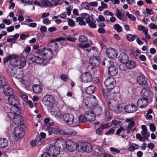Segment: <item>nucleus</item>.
Segmentation results:
<instances>
[{"mask_svg":"<svg viewBox=\"0 0 157 157\" xmlns=\"http://www.w3.org/2000/svg\"><path fill=\"white\" fill-rule=\"evenodd\" d=\"M44 124L42 127L43 129L46 131L49 135L52 133L55 134H64V132L58 128H54V123L50 121L49 118H45L44 120Z\"/></svg>","mask_w":157,"mask_h":157,"instance_id":"f257e3e1","label":"nucleus"},{"mask_svg":"<svg viewBox=\"0 0 157 157\" xmlns=\"http://www.w3.org/2000/svg\"><path fill=\"white\" fill-rule=\"evenodd\" d=\"M56 140L55 145L49 147L48 151V153L53 156H57L59 155L63 143L64 142L63 140L61 138H58Z\"/></svg>","mask_w":157,"mask_h":157,"instance_id":"f03ea898","label":"nucleus"},{"mask_svg":"<svg viewBox=\"0 0 157 157\" xmlns=\"http://www.w3.org/2000/svg\"><path fill=\"white\" fill-rule=\"evenodd\" d=\"M10 73L12 76L19 79L21 78L23 76V72L20 68L13 67L10 69Z\"/></svg>","mask_w":157,"mask_h":157,"instance_id":"7ed1b4c3","label":"nucleus"},{"mask_svg":"<svg viewBox=\"0 0 157 157\" xmlns=\"http://www.w3.org/2000/svg\"><path fill=\"white\" fill-rule=\"evenodd\" d=\"M42 101L48 106L51 107L54 104L55 100L53 97L49 94L46 95L43 98Z\"/></svg>","mask_w":157,"mask_h":157,"instance_id":"20e7f679","label":"nucleus"},{"mask_svg":"<svg viewBox=\"0 0 157 157\" xmlns=\"http://www.w3.org/2000/svg\"><path fill=\"white\" fill-rule=\"evenodd\" d=\"M102 92L105 98L109 99L110 100L114 99L116 96V94L113 89H102Z\"/></svg>","mask_w":157,"mask_h":157,"instance_id":"39448f33","label":"nucleus"},{"mask_svg":"<svg viewBox=\"0 0 157 157\" xmlns=\"http://www.w3.org/2000/svg\"><path fill=\"white\" fill-rule=\"evenodd\" d=\"M108 106L110 110L116 112L119 108L118 102L114 99L110 100L108 102Z\"/></svg>","mask_w":157,"mask_h":157,"instance_id":"423d86ee","label":"nucleus"},{"mask_svg":"<svg viewBox=\"0 0 157 157\" xmlns=\"http://www.w3.org/2000/svg\"><path fill=\"white\" fill-rule=\"evenodd\" d=\"M11 64L14 65L13 67H16L17 68L21 69V67H24L25 66L26 61L25 60L21 61L20 58L17 57L15 59H13L11 62Z\"/></svg>","mask_w":157,"mask_h":157,"instance_id":"0eeeda50","label":"nucleus"},{"mask_svg":"<svg viewBox=\"0 0 157 157\" xmlns=\"http://www.w3.org/2000/svg\"><path fill=\"white\" fill-rule=\"evenodd\" d=\"M13 134L15 138H22L25 136L24 130L20 126H17L14 129Z\"/></svg>","mask_w":157,"mask_h":157,"instance_id":"6e6552de","label":"nucleus"},{"mask_svg":"<svg viewBox=\"0 0 157 157\" xmlns=\"http://www.w3.org/2000/svg\"><path fill=\"white\" fill-rule=\"evenodd\" d=\"M64 142L63 144L66 143L67 149L68 151L72 152L77 149V144L72 140L68 139L66 142L64 141Z\"/></svg>","mask_w":157,"mask_h":157,"instance_id":"1a4fd4ad","label":"nucleus"},{"mask_svg":"<svg viewBox=\"0 0 157 157\" xmlns=\"http://www.w3.org/2000/svg\"><path fill=\"white\" fill-rule=\"evenodd\" d=\"M104 83L107 89L112 90L114 88L116 82L113 77H110L106 79Z\"/></svg>","mask_w":157,"mask_h":157,"instance_id":"9d476101","label":"nucleus"},{"mask_svg":"<svg viewBox=\"0 0 157 157\" xmlns=\"http://www.w3.org/2000/svg\"><path fill=\"white\" fill-rule=\"evenodd\" d=\"M63 121L67 124L69 125L74 124V115L70 113H65L63 115Z\"/></svg>","mask_w":157,"mask_h":157,"instance_id":"9b49d317","label":"nucleus"},{"mask_svg":"<svg viewBox=\"0 0 157 157\" xmlns=\"http://www.w3.org/2000/svg\"><path fill=\"white\" fill-rule=\"evenodd\" d=\"M89 62L91 66H89V67H90L91 70H93L94 71L96 70L94 67H98L100 65L99 60L95 56L91 57L89 60Z\"/></svg>","mask_w":157,"mask_h":157,"instance_id":"f8f14e48","label":"nucleus"},{"mask_svg":"<svg viewBox=\"0 0 157 157\" xmlns=\"http://www.w3.org/2000/svg\"><path fill=\"white\" fill-rule=\"evenodd\" d=\"M106 54L107 56L112 59L116 58L118 55L117 50L113 48H109L107 49L106 51Z\"/></svg>","mask_w":157,"mask_h":157,"instance_id":"ddd939ff","label":"nucleus"},{"mask_svg":"<svg viewBox=\"0 0 157 157\" xmlns=\"http://www.w3.org/2000/svg\"><path fill=\"white\" fill-rule=\"evenodd\" d=\"M80 78L82 81L85 82H90L93 79L92 75L89 72H85L82 73Z\"/></svg>","mask_w":157,"mask_h":157,"instance_id":"4468645a","label":"nucleus"},{"mask_svg":"<svg viewBox=\"0 0 157 157\" xmlns=\"http://www.w3.org/2000/svg\"><path fill=\"white\" fill-rule=\"evenodd\" d=\"M53 53L51 52V49H48L47 48H44V52L42 54V58L44 59H50L53 56Z\"/></svg>","mask_w":157,"mask_h":157,"instance_id":"2eb2a0df","label":"nucleus"},{"mask_svg":"<svg viewBox=\"0 0 157 157\" xmlns=\"http://www.w3.org/2000/svg\"><path fill=\"white\" fill-rule=\"evenodd\" d=\"M13 56H8L7 57L3 59L5 67L9 70L12 67H13L14 65L11 64V62L13 59H15Z\"/></svg>","mask_w":157,"mask_h":157,"instance_id":"dca6fc26","label":"nucleus"},{"mask_svg":"<svg viewBox=\"0 0 157 157\" xmlns=\"http://www.w3.org/2000/svg\"><path fill=\"white\" fill-rule=\"evenodd\" d=\"M148 103V98H142L138 100L137 105L139 108H143L146 107Z\"/></svg>","mask_w":157,"mask_h":157,"instance_id":"f3484780","label":"nucleus"},{"mask_svg":"<svg viewBox=\"0 0 157 157\" xmlns=\"http://www.w3.org/2000/svg\"><path fill=\"white\" fill-rule=\"evenodd\" d=\"M8 101L10 104L13 106L19 105V101L18 97L14 95L9 96Z\"/></svg>","mask_w":157,"mask_h":157,"instance_id":"a211bd4d","label":"nucleus"},{"mask_svg":"<svg viewBox=\"0 0 157 157\" xmlns=\"http://www.w3.org/2000/svg\"><path fill=\"white\" fill-rule=\"evenodd\" d=\"M81 148L82 150L87 153H90L92 150L91 145L86 142L82 143Z\"/></svg>","mask_w":157,"mask_h":157,"instance_id":"6ab92c4d","label":"nucleus"},{"mask_svg":"<svg viewBox=\"0 0 157 157\" xmlns=\"http://www.w3.org/2000/svg\"><path fill=\"white\" fill-rule=\"evenodd\" d=\"M136 106L133 104H129L126 105L124 108L126 112L128 113L135 112L136 111Z\"/></svg>","mask_w":157,"mask_h":157,"instance_id":"aec40b11","label":"nucleus"},{"mask_svg":"<svg viewBox=\"0 0 157 157\" xmlns=\"http://www.w3.org/2000/svg\"><path fill=\"white\" fill-rule=\"evenodd\" d=\"M147 78L143 75H140L137 78L138 83L140 85L142 86L146 85L147 83Z\"/></svg>","mask_w":157,"mask_h":157,"instance_id":"412c9836","label":"nucleus"},{"mask_svg":"<svg viewBox=\"0 0 157 157\" xmlns=\"http://www.w3.org/2000/svg\"><path fill=\"white\" fill-rule=\"evenodd\" d=\"M85 114L86 117L87 118L88 121L92 122L95 119V115L92 111H87L86 113Z\"/></svg>","mask_w":157,"mask_h":157,"instance_id":"4be33fe9","label":"nucleus"},{"mask_svg":"<svg viewBox=\"0 0 157 157\" xmlns=\"http://www.w3.org/2000/svg\"><path fill=\"white\" fill-rule=\"evenodd\" d=\"M118 59L120 62L122 63H125L129 59L128 55L124 53H121Z\"/></svg>","mask_w":157,"mask_h":157,"instance_id":"5701e85b","label":"nucleus"},{"mask_svg":"<svg viewBox=\"0 0 157 157\" xmlns=\"http://www.w3.org/2000/svg\"><path fill=\"white\" fill-rule=\"evenodd\" d=\"M142 130L141 131V134L144 136V139H147L150 136V133L147 132V130L146 126L145 125H143L141 126Z\"/></svg>","mask_w":157,"mask_h":157,"instance_id":"b1692460","label":"nucleus"},{"mask_svg":"<svg viewBox=\"0 0 157 157\" xmlns=\"http://www.w3.org/2000/svg\"><path fill=\"white\" fill-rule=\"evenodd\" d=\"M108 72L109 74L112 76H115L117 74L118 69L113 64L108 68Z\"/></svg>","mask_w":157,"mask_h":157,"instance_id":"393cba45","label":"nucleus"},{"mask_svg":"<svg viewBox=\"0 0 157 157\" xmlns=\"http://www.w3.org/2000/svg\"><path fill=\"white\" fill-rule=\"evenodd\" d=\"M143 98H148L151 97L152 95L151 92L148 89L145 88H143L141 91Z\"/></svg>","mask_w":157,"mask_h":157,"instance_id":"a878e982","label":"nucleus"},{"mask_svg":"<svg viewBox=\"0 0 157 157\" xmlns=\"http://www.w3.org/2000/svg\"><path fill=\"white\" fill-rule=\"evenodd\" d=\"M3 91L5 94L9 96L13 95V90L9 86H4L3 87Z\"/></svg>","mask_w":157,"mask_h":157,"instance_id":"bb28decb","label":"nucleus"},{"mask_svg":"<svg viewBox=\"0 0 157 157\" xmlns=\"http://www.w3.org/2000/svg\"><path fill=\"white\" fill-rule=\"evenodd\" d=\"M22 120V116L19 114L14 116L13 119L14 123L17 125L21 124Z\"/></svg>","mask_w":157,"mask_h":157,"instance_id":"cd10ccee","label":"nucleus"},{"mask_svg":"<svg viewBox=\"0 0 157 157\" xmlns=\"http://www.w3.org/2000/svg\"><path fill=\"white\" fill-rule=\"evenodd\" d=\"M33 91L36 94H40L42 91V89L40 85L35 84L33 86Z\"/></svg>","mask_w":157,"mask_h":157,"instance_id":"c85d7f7f","label":"nucleus"},{"mask_svg":"<svg viewBox=\"0 0 157 157\" xmlns=\"http://www.w3.org/2000/svg\"><path fill=\"white\" fill-rule=\"evenodd\" d=\"M36 56L33 54H30L27 56L26 59L30 64H32L36 63Z\"/></svg>","mask_w":157,"mask_h":157,"instance_id":"c756f323","label":"nucleus"},{"mask_svg":"<svg viewBox=\"0 0 157 157\" xmlns=\"http://www.w3.org/2000/svg\"><path fill=\"white\" fill-rule=\"evenodd\" d=\"M78 46L79 48H83L84 51L86 52H90L91 50V48L90 47V45L88 43H86L85 44L80 43L78 44Z\"/></svg>","mask_w":157,"mask_h":157,"instance_id":"7c9ffc66","label":"nucleus"},{"mask_svg":"<svg viewBox=\"0 0 157 157\" xmlns=\"http://www.w3.org/2000/svg\"><path fill=\"white\" fill-rule=\"evenodd\" d=\"M115 15L119 19L123 21H126V20L127 18V17H125L124 13L122 14L121 11L119 9L117 10L116 13L115 14Z\"/></svg>","mask_w":157,"mask_h":157,"instance_id":"2f4dec72","label":"nucleus"},{"mask_svg":"<svg viewBox=\"0 0 157 157\" xmlns=\"http://www.w3.org/2000/svg\"><path fill=\"white\" fill-rule=\"evenodd\" d=\"M8 145V141L5 138H0V148H4L7 147Z\"/></svg>","mask_w":157,"mask_h":157,"instance_id":"473e14b6","label":"nucleus"},{"mask_svg":"<svg viewBox=\"0 0 157 157\" xmlns=\"http://www.w3.org/2000/svg\"><path fill=\"white\" fill-rule=\"evenodd\" d=\"M95 87L93 85H90L85 88V91L87 94H93L95 90Z\"/></svg>","mask_w":157,"mask_h":157,"instance_id":"72a5a7b5","label":"nucleus"},{"mask_svg":"<svg viewBox=\"0 0 157 157\" xmlns=\"http://www.w3.org/2000/svg\"><path fill=\"white\" fill-rule=\"evenodd\" d=\"M11 111H12L11 112L13 113V116L20 114L21 113V109L19 105L12 107L11 108Z\"/></svg>","mask_w":157,"mask_h":157,"instance_id":"f704fd0d","label":"nucleus"},{"mask_svg":"<svg viewBox=\"0 0 157 157\" xmlns=\"http://www.w3.org/2000/svg\"><path fill=\"white\" fill-rule=\"evenodd\" d=\"M101 64L108 68L113 64L111 60H108L107 59H105L102 61Z\"/></svg>","mask_w":157,"mask_h":157,"instance_id":"c9c22d12","label":"nucleus"},{"mask_svg":"<svg viewBox=\"0 0 157 157\" xmlns=\"http://www.w3.org/2000/svg\"><path fill=\"white\" fill-rule=\"evenodd\" d=\"M126 67L129 69H132L136 67L135 62L133 61L130 60L125 63Z\"/></svg>","mask_w":157,"mask_h":157,"instance_id":"e433bc0d","label":"nucleus"},{"mask_svg":"<svg viewBox=\"0 0 157 157\" xmlns=\"http://www.w3.org/2000/svg\"><path fill=\"white\" fill-rule=\"evenodd\" d=\"M97 101L96 99V97L94 96L92 98H90V101L88 102V105H89L90 107L94 106L97 105Z\"/></svg>","mask_w":157,"mask_h":157,"instance_id":"4c0bfd02","label":"nucleus"},{"mask_svg":"<svg viewBox=\"0 0 157 157\" xmlns=\"http://www.w3.org/2000/svg\"><path fill=\"white\" fill-rule=\"evenodd\" d=\"M95 22V21L93 18H91L90 20H87L86 23L88 24L90 28L94 29L96 27Z\"/></svg>","mask_w":157,"mask_h":157,"instance_id":"58836bf2","label":"nucleus"},{"mask_svg":"<svg viewBox=\"0 0 157 157\" xmlns=\"http://www.w3.org/2000/svg\"><path fill=\"white\" fill-rule=\"evenodd\" d=\"M41 141L39 137H36V139L35 140H32L30 142V144L33 147H34L35 146L40 145L41 144L39 141Z\"/></svg>","mask_w":157,"mask_h":157,"instance_id":"ea45409f","label":"nucleus"},{"mask_svg":"<svg viewBox=\"0 0 157 157\" xmlns=\"http://www.w3.org/2000/svg\"><path fill=\"white\" fill-rule=\"evenodd\" d=\"M81 6L83 8L90 10H92L93 9L92 7L91 6L90 3L86 2L82 3Z\"/></svg>","mask_w":157,"mask_h":157,"instance_id":"a19ab883","label":"nucleus"},{"mask_svg":"<svg viewBox=\"0 0 157 157\" xmlns=\"http://www.w3.org/2000/svg\"><path fill=\"white\" fill-rule=\"evenodd\" d=\"M58 47V44L57 43L55 42H52L49 44L48 48H47L48 49H51V52L55 51Z\"/></svg>","mask_w":157,"mask_h":157,"instance_id":"79ce46f5","label":"nucleus"},{"mask_svg":"<svg viewBox=\"0 0 157 157\" xmlns=\"http://www.w3.org/2000/svg\"><path fill=\"white\" fill-rule=\"evenodd\" d=\"M139 147V146L135 144L132 143L128 149L130 151H133L135 150L138 149Z\"/></svg>","mask_w":157,"mask_h":157,"instance_id":"37998d69","label":"nucleus"},{"mask_svg":"<svg viewBox=\"0 0 157 157\" xmlns=\"http://www.w3.org/2000/svg\"><path fill=\"white\" fill-rule=\"evenodd\" d=\"M135 124V122H132L128 123V126L126 129L127 133H129V131L132 130V128L134 126Z\"/></svg>","mask_w":157,"mask_h":157,"instance_id":"c03bdc74","label":"nucleus"},{"mask_svg":"<svg viewBox=\"0 0 157 157\" xmlns=\"http://www.w3.org/2000/svg\"><path fill=\"white\" fill-rule=\"evenodd\" d=\"M41 4L46 7H50L52 4L51 2L48 0H42L41 1Z\"/></svg>","mask_w":157,"mask_h":157,"instance_id":"a18cd8bd","label":"nucleus"},{"mask_svg":"<svg viewBox=\"0 0 157 157\" xmlns=\"http://www.w3.org/2000/svg\"><path fill=\"white\" fill-rule=\"evenodd\" d=\"M76 20L77 22H79V24L80 25H86V24L85 22L83 19L80 17H78L76 19Z\"/></svg>","mask_w":157,"mask_h":157,"instance_id":"49530a36","label":"nucleus"},{"mask_svg":"<svg viewBox=\"0 0 157 157\" xmlns=\"http://www.w3.org/2000/svg\"><path fill=\"white\" fill-rule=\"evenodd\" d=\"M88 121L87 118L86 117V114L84 115H81L79 117V123H84Z\"/></svg>","mask_w":157,"mask_h":157,"instance_id":"de8ad7c7","label":"nucleus"},{"mask_svg":"<svg viewBox=\"0 0 157 157\" xmlns=\"http://www.w3.org/2000/svg\"><path fill=\"white\" fill-rule=\"evenodd\" d=\"M6 82V78L2 76H0V85L3 86L5 85Z\"/></svg>","mask_w":157,"mask_h":157,"instance_id":"09e8293b","label":"nucleus"},{"mask_svg":"<svg viewBox=\"0 0 157 157\" xmlns=\"http://www.w3.org/2000/svg\"><path fill=\"white\" fill-rule=\"evenodd\" d=\"M113 28L114 29L117 30L118 32H121L122 31V28L119 24H117L113 25Z\"/></svg>","mask_w":157,"mask_h":157,"instance_id":"8fccbe9b","label":"nucleus"},{"mask_svg":"<svg viewBox=\"0 0 157 157\" xmlns=\"http://www.w3.org/2000/svg\"><path fill=\"white\" fill-rule=\"evenodd\" d=\"M111 153L113 155H115L117 154L120 153V151L119 149L113 147H111L109 149Z\"/></svg>","mask_w":157,"mask_h":157,"instance_id":"3c124183","label":"nucleus"},{"mask_svg":"<svg viewBox=\"0 0 157 157\" xmlns=\"http://www.w3.org/2000/svg\"><path fill=\"white\" fill-rule=\"evenodd\" d=\"M54 113L56 117L58 118H60L62 115L61 111L58 108H57V109L55 110L54 112Z\"/></svg>","mask_w":157,"mask_h":157,"instance_id":"603ef678","label":"nucleus"},{"mask_svg":"<svg viewBox=\"0 0 157 157\" xmlns=\"http://www.w3.org/2000/svg\"><path fill=\"white\" fill-rule=\"evenodd\" d=\"M88 40L87 37L84 35L80 36L79 37V41L82 43H85Z\"/></svg>","mask_w":157,"mask_h":157,"instance_id":"864d4df0","label":"nucleus"},{"mask_svg":"<svg viewBox=\"0 0 157 157\" xmlns=\"http://www.w3.org/2000/svg\"><path fill=\"white\" fill-rule=\"evenodd\" d=\"M81 16L83 19H85L86 22L87 20H89L91 18L89 15L86 13H83L81 14Z\"/></svg>","mask_w":157,"mask_h":157,"instance_id":"5fc2aeb1","label":"nucleus"},{"mask_svg":"<svg viewBox=\"0 0 157 157\" xmlns=\"http://www.w3.org/2000/svg\"><path fill=\"white\" fill-rule=\"evenodd\" d=\"M46 136V134L44 132H41L40 135L38 136L37 137H39L41 141H39L41 144L44 142V139L45 138Z\"/></svg>","mask_w":157,"mask_h":157,"instance_id":"6e6d98bb","label":"nucleus"},{"mask_svg":"<svg viewBox=\"0 0 157 157\" xmlns=\"http://www.w3.org/2000/svg\"><path fill=\"white\" fill-rule=\"evenodd\" d=\"M29 79V78L23 79L21 81L22 84L25 86H27L29 84L30 82Z\"/></svg>","mask_w":157,"mask_h":157,"instance_id":"4d7b16f0","label":"nucleus"},{"mask_svg":"<svg viewBox=\"0 0 157 157\" xmlns=\"http://www.w3.org/2000/svg\"><path fill=\"white\" fill-rule=\"evenodd\" d=\"M102 111V108L100 107H96L94 109L95 113L98 115L101 114Z\"/></svg>","mask_w":157,"mask_h":157,"instance_id":"13d9d810","label":"nucleus"},{"mask_svg":"<svg viewBox=\"0 0 157 157\" xmlns=\"http://www.w3.org/2000/svg\"><path fill=\"white\" fill-rule=\"evenodd\" d=\"M36 63L38 64H41L44 62V60L41 57L37 56H36Z\"/></svg>","mask_w":157,"mask_h":157,"instance_id":"bf43d9fd","label":"nucleus"},{"mask_svg":"<svg viewBox=\"0 0 157 157\" xmlns=\"http://www.w3.org/2000/svg\"><path fill=\"white\" fill-rule=\"evenodd\" d=\"M136 36L135 35H132L131 34H128L127 35V38L128 40L129 41H132L135 39Z\"/></svg>","mask_w":157,"mask_h":157,"instance_id":"052dcab7","label":"nucleus"},{"mask_svg":"<svg viewBox=\"0 0 157 157\" xmlns=\"http://www.w3.org/2000/svg\"><path fill=\"white\" fill-rule=\"evenodd\" d=\"M121 122V121H120L119 119L117 118H116L114 119L112 121V124L115 126L118 125Z\"/></svg>","mask_w":157,"mask_h":157,"instance_id":"680f3d73","label":"nucleus"},{"mask_svg":"<svg viewBox=\"0 0 157 157\" xmlns=\"http://www.w3.org/2000/svg\"><path fill=\"white\" fill-rule=\"evenodd\" d=\"M126 16H128V18L133 21H135L136 20V18L132 14L129 13L128 12H127L126 13Z\"/></svg>","mask_w":157,"mask_h":157,"instance_id":"e2e57ef3","label":"nucleus"},{"mask_svg":"<svg viewBox=\"0 0 157 157\" xmlns=\"http://www.w3.org/2000/svg\"><path fill=\"white\" fill-rule=\"evenodd\" d=\"M100 127L103 130V129L109 128V125L107 123H102Z\"/></svg>","mask_w":157,"mask_h":157,"instance_id":"0e129e2a","label":"nucleus"},{"mask_svg":"<svg viewBox=\"0 0 157 157\" xmlns=\"http://www.w3.org/2000/svg\"><path fill=\"white\" fill-rule=\"evenodd\" d=\"M77 134V132L74 130H72L71 131H70L68 132H64V135H70L72 136H74L76 135Z\"/></svg>","mask_w":157,"mask_h":157,"instance_id":"69168bd1","label":"nucleus"},{"mask_svg":"<svg viewBox=\"0 0 157 157\" xmlns=\"http://www.w3.org/2000/svg\"><path fill=\"white\" fill-rule=\"evenodd\" d=\"M149 128L150 131L153 132H155L156 130V127L155 125L153 123H151L149 124Z\"/></svg>","mask_w":157,"mask_h":157,"instance_id":"338daca9","label":"nucleus"},{"mask_svg":"<svg viewBox=\"0 0 157 157\" xmlns=\"http://www.w3.org/2000/svg\"><path fill=\"white\" fill-rule=\"evenodd\" d=\"M68 25L70 27H73L75 25V23L71 18H68Z\"/></svg>","mask_w":157,"mask_h":157,"instance_id":"774afa93","label":"nucleus"}]
</instances>
